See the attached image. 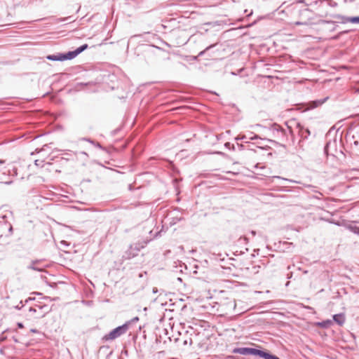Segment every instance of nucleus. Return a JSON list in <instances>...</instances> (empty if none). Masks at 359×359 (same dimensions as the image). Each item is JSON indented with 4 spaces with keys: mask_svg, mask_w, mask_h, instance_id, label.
I'll return each instance as SVG.
<instances>
[{
    "mask_svg": "<svg viewBox=\"0 0 359 359\" xmlns=\"http://www.w3.org/2000/svg\"><path fill=\"white\" fill-rule=\"evenodd\" d=\"M0 340H1V341H4V338L1 337Z\"/></svg>",
    "mask_w": 359,
    "mask_h": 359,
    "instance_id": "nucleus-49",
    "label": "nucleus"
},
{
    "mask_svg": "<svg viewBox=\"0 0 359 359\" xmlns=\"http://www.w3.org/2000/svg\"><path fill=\"white\" fill-rule=\"evenodd\" d=\"M243 239H244L245 241H248V238H246V237H243Z\"/></svg>",
    "mask_w": 359,
    "mask_h": 359,
    "instance_id": "nucleus-45",
    "label": "nucleus"
},
{
    "mask_svg": "<svg viewBox=\"0 0 359 359\" xmlns=\"http://www.w3.org/2000/svg\"><path fill=\"white\" fill-rule=\"evenodd\" d=\"M297 127L299 128V133L302 138L306 139L310 135V130L308 128H304L300 123H297Z\"/></svg>",
    "mask_w": 359,
    "mask_h": 359,
    "instance_id": "nucleus-9",
    "label": "nucleus"
},
{
    "mask_svg": "<svg viewBox=\"0 0 359 359\" xmlns=\"http://www.w3.org/2000/svg\"><path fill=\"white\" fill-rule=\"evenodd\" d=\"M43 161H40V160H36L34 161V163H35L36 165L41 166V167L43 166Z\"/></svg>",
    "mask_w": 359,
    "mask_h": 359,
    "instance_id": "nucleus-29",
    "label": "nucleus"
},
{
    "mask_svg": "<svg viewBox=\"0 0 359 359\" xmlns=\"http://www.w3.org/2000/svg\"><path fill=\"white\" fill-rule=\"evenodd\" d=\"M151 239L152 238H150L149 239H146L142 241H139L137 243L131 244L129 248L124 252L122 258L123 259H130L136 257L139 252L143 249Z\"/></svg>",
    "mask_w": 359,
    "mask_h": 359,
    "instance_id": "nucleus-2",
    "label": "nucleus"
},
{
    "mask_svg": "<svg viewBox=\"0 0 359 359\" xmlns=\"http://www.w3.org/2000/svg\"><path fill=\"white\" fill-rule=\"evenodd\" d=\"M32 300H34V298H32V297H29L27 298L25 301V304L23 303L22 301H20L19 304H18L17 306H15V308L17 309V310H20L24 306L25 304H27L30 301H32Z\"/></svg>",
    "mask_w": 359,
    "mask_h": 359,
    "instance_id": "nucleus-18",
    "label": "nucleus"
},
{
    "mask_svg": "<svg viewBox=\"0 0 359 359\" xmlns=\"http://www.w3.org/2000/svg\"><path fill=\"white\" fill-rule=\"evenodd\" d=\"M139 276H140V278L143 277L142 273H140V274L139 275Z\"/></svg>",
    "mask_w": 359,
    "mask_h": 359,
    "instance_id": "nucleus-46",
    "label": "nucleus"
},
{
    "mask_svg": "<svg viewBox=\"0 0 359 359\" xmlns=\"http://www.w3.org/2000/svg\"><path fill=\"white\" fill-rule=\"evenodd\" d=\"M130 322L127 321L123 325L112 330L109 334H105L102 339L104 341L114 340L121 335L126 334L129 329Z\"/></svg>",
    "mask_w": 359,
    "mask_h": 359,
    "instance_id": "nucleus-3",
    "label": "nucleus"
},
{
    "mask_svg": "<svg viewBox=\"0 0 359 359\" xmlns=\"http://www.w3.org/2000/svg\"><path fill=\"white\" fill-rule=\"evenodd\" d=\"M50 309L46 305L35 304L34 306H31L29 309L30 313H36V318H40L44 317V316L48 313Z\"/></svg>",
    "mask_w": 359,
    "mask_h": 359,
    "instance_id": "nucleus-4",
    "label": "nucleus"
},
{
    "mask_svg": "<svg viewBox=\"0 0 359 359\" xmlns=\"http://www.w3.org/2000/svg\"><path fill=\"white\" fill-rule=\"evenodd\" d=\"M331 323H332V322L330 320H327V321H323L322 323H320V325L323 327H327Z\"/></svg>",
    "mask_w": 359,
    "mask_h": 359,
    "instance_id": "nucleus-26",
    "label": "nucleus"
},
{
    "mask_svg": "<svg viewBox=\"0 0 359 359\" xmlns=\"http://www.w3.org/2000/svg\"><path fill=\"white\" fill-rule=\"evenodd\" d=\"M229 144H230V143H229V142H226V143L225 144V146H226V147H229Z\"/></svg>",
    "mask_w": 359,
    "mask_h": 359,
    "instance_id": "nucleus-43",
    "label": "nucleus"
},
{
    "mask_svg": "<svg viewBox=\"0 0 359 359\" xmlns=\"http://www.w3.org/2000/svg\"><path fill=\"white\" fill-rule=\"evenodd\" d=\"M217 45V43H214V44H212V45H210L208 46V47H206L203 50L201 51L198 55L196 56H192L191 58H192V60H197L198 58L199 57H201L203 55H205V53L208 51L209 50L212 49V48H214L215 46Z\"/></svg>",
    "mask_w": 359,
    "mask_h": 359,
    "instance_id": "nucleus-14",
    "label": "nucleus"
},
{
    "mask_svg": "<svg viewBox=\"0 0 359 359\" xmlns=\"http://www.w3.org/2000/svg\"><path fill=\"white\" fill-rule=\"evenodd\" d=\"M0 340H1V341H4V338L1 337Z\"/></svg>",
    "mask_w": 359,
    "mask_h": 359,
    "instance_id": "nucleus-48",
    "label": "nucleus"
},
{
    "mask_svg": "<svg viewBox=\"0 0 359 359\" xmlns=\"http://www.w3.org/2000/svg\"><path fill=\"white\" fill-rule=\"evenodd\" d=\"M267 353H268V351L254 348L253 352H252V355H257L262 358L265 359Z\"/></svg>",
    "mask_w": 359,
    "mask_h": 359,
    "instance_id": "nucleus-16",
    "label": "nucleus"
},
{
    "mask_svg": "<svg viewBox=\"0 0 359 359\" xmlns=\"http://www.w3.org/2000/svg\"><path fill=\"white\" fill-rule=\"evenodd\" d=\"M48 60L51 61H63L62 53H57L56 55H49L46 57Z\"/></svg>",
    "mask_w": 359,
    "mask_h": 359,
    "instance_id": "nucleus-15",
    "label": "nucleus"
},
{
    "mask_svg": "<svg viewBox=\"0 0 359 359\" xmlns=\"http://www.w3.org/2000/svg\"><path fill=\"white\" fill-rule=\"evenodd\" d=\"M31 332H34V333H36V332H38V331H37L36 329H32V330H31Z\"/></svg>",
    "mask_w": 359,
    "mask_h": 359,
    "instance_id": "nucleus-37",
    "label": "nucleus"
},
{
    "mask_svg": "<svg viewBox=\"0 0 359 359\" xmlns=\"http://www.w3.org/2000/svg\"><path fill=\"white\" fill-rule=\"evenodd\" d=\"M292 276V273H290V274L287 275V278H290Z\"/></svg>",
    "mask_w": 359,
    "mask_h": 359,
    "instance_id": "nucleus-39",
    "label": "nucleus"
},
{
    "mask_svg": "<svg viewBox=\"0 0 359 359\" xmlns=\"http://www.w3.org/2000/svg\"><path fill=\"white\" fill-rule=\"evenodd\" d=\"M327 15H328V13H327V12H326V11H325V12H323V11H322V12H320V13H318V16H319L320 18H325V17H327Z\"/></svg>",
    "mask_w": 359,
    "mask_h": 359,
    "instance_id": "nucleus-30",
    "label": "nucleus"
},
{
    "mask_svg": "<svg viewBox=\"0 0 359 359\" xmlns=\"http://www.w3.org/2000/svg\"><path fill=\"white\" fill-rule=\"evenodd\" d=\"M326 0H306L305 4L306 6H319V7H322L321 5L325 2Z\"/></svg>",
    "mask_w": 359,
    "mask_h": 359,
    "instance_id": "nucleus-13",
    "label": "nucleus"
},
{
    "mask_svg": "<svg viewBox=\"0 0 359 359\" xmlns=\"http://www.w3.org/2000/svg\"><path fill=\"white\" fill-rule=\"evenodd\" d=\"M313 18H309L307 21L301 22L297 21L294 22L296 25H317V24H332L334 25L336 23L335 21L333 20H326L323 19H319L316 22L312 21Z\"/></svg>",
    "mask_w": 359,
    "mask_h": 359,
    "instance_id": "nucleus-5",
    "label": "nucleus"
},
{
    "mask_svg": "<svg viewBox=\"0 0 359 359\" xmlns=\"http://www.w3.org/2000/svg\"><path fill=\"white\" fill-rule=\"evenodd\" d=\"M250 233L252 234V236H255L256 235V231L252 230L250 231Z\"/></svg>",
    "mask_w": 359,
    "mask_h": 359,
    "instance_id": "nucleus-36",
    "label": "nucleus"
},
{
    "mask_svg": "<svg viewBox=\"0 0 359 359\" xmlns=\"http://www.w3.org/2000/svg\"><path fill=\"white\" fill-rule=\"evenodd\" d=\"M337 5V4L336 2H333L332 1V0H326L325 2L321 5L322 7H328V6H331V7H334Z\"/></svg>",
    "mask_w": 359,
    "mask_h": 359,
    "instance_id": "nucleus-20",
    "label": "nucleus"
},
{
    "mask_svg": "<svg viewBox=\"0 0 359 359\" xmlns=\"http://www.w3.org/2000/svg\"><path fill=\"white\" fill-rule=\"evenodd\" d=\"M182 217H178L177 216L172 217V221L170 222L171 224H176L177 222L180 221Z\"/></svg>",
    "mask_w": 359,
    "mask_h": 359,
    "instance_id": "nucleus-28",
    "label": "nucleus"
},
{
    "mask_svg": "<svg viewBox=\"0 0 359 359\" xmlns=\"http://www.w3.org/2000/svg\"><path fill=\"white\" fill-rule=\"evenodd\" d=\"M17 325H18V328H23L24 327V325H23V324L22 323H18Z\"/></svg>",
    "mask_w": 359,
    "mask_h": 359,
    "instance_id": "nucleus-32",
    "label": "nucleus"
},
{
    "mask_svg": "<svg viewBox=\"0 0 359 359\" xmlns=\"http://www.w3.org/2000/svg\"><path fill=\"white\" fill-rule=\"evenodd\" d=\"M280 179V180H285V181H288V182H294V183H299V182L297 181H295V180H289V179H287V178H284V177H282L280 176H273L272 177V179Z\"/></svg>",
    "mask_w": 359,
    "mask_h": 359,
    "instance_id": "nucleus-22",
    "label": "nucleus"
},
{
    "mask_svg": "<svg viewBox=\"0 0 359 359\" xmlns=\"http://www.w3.org/2000/svg\"><path fill=\"white\" fill-rule=\"evenodd\" d=\"M62 57H64L63 58V61H64V60H66L74 59V57H76L78 55V53L76 51V50H72V51H69V52H67L66 53H62Z\"/></svg>",
    "mask_w": 359,
    "mask_h": 359,
    "instance_id": "nucleus-12",
    "label": "nucleus"
},
{
    "mask_svg": "<svg viewBox=\"0 0 359 359\" xmlns=\"http://www.w3.org/2000/svg\"><path fill=\"white\" fill-rule=\"evenodd\" d=\"M13 340H14V341H15V342H16V343H18V340L16 338H15V337H13Z\"/></svg>",
    "mask_w": 359,
    "mask_h": 359,
    "instance_id": "nucleus-42",
    "label": "nucleus"
},
{
    "mask_svg": "<svg viewBox=\"0 0 359 359\" xmlns=\"http://www.w3.org/2000/svg\"><path fill=\"white\" fill-rule=\"evenodd\" d=\"M259 138V137L257 135H254L253 136L248 138L249 140H255Z\"/></svg>",
    "mask_w": 359,
    "mask_h": 359,
    "instance_id": "nucleus-31",
    "label": "nucleus"
},
{
    "mask_svg": "<svg viewBox=\"0 0 359 359\" xmlns=\"http://www.w3.org/2000/svg\"><path fill=\"white\" fill-rule=\"evenodd\" d=\"M332 18L339 20V22L345 24L350 22L351 17H346L339 14H334L330 15Z\"/></svg>",
    "mask_w": 359,
    "mask_h": 359,
    "instance_id": "nucleus-11",
    "label": "nucleus"
},
{
    "mask_svg": "<svg viewBox=\"0 0 359 359\" xmlns=\"http://www.w3.org/2000/svg\"><path fill=\"white\" fill-rule=\"evenodd\" d=\"M305 1L306 0H298L297 2L299 3V4H302V3L305 4Z\"/></svg>",
    "mask_w": 359,
    "mask_h": 359,
    "instance_id": "nucleus-35",
    "label": "nucleus"
},
{
    "mask_svg": "<svg viewBox=\"0 0 359 359\" xmlns=\"http://www.w3.org/2000/svg\"><path fill=\"white\" fill-rule=\"evenodd\" d=\"M350 22L359 24V16L351 17Z\"/></svg>",
    "mask_w": 359,
    "mask_h": 359,
    "instance_id": "nucleus-25",
    "label": "nucleus"
},
{
    "mask_svg": "<svg viewBox=\"0 0 359 359\" xmlns=\"http://www.w3.org/2000/svg\"><path fill=\"white\" fill-rule=\"evenodd\" d=\"M287 129L283 128L281 126L277 123H273L269 130L271 132L273 137L281 142L287 140L288 134L292 135V130L288 123H285Z\"/></svg>",
    "mask_w": 359,
    "mask_h": 359,
    "instance_id": "nucleus-1",
    "label": "nucleus"
},
{
    "mask_svg": "<svg viewBox=\"0 0 359 359\" xmlns=\"http://www.w3.org/2000/svg\"><path fill=\"white\" fill-rule=\"evenodd\" d=\"M41 261L39 259L33 260L31 262L29 266H27L28 269H32L36 271H43L44 266H40Z\"/></svg>",
    "mask_w": 359,
    "mask_h": 359,
    "instance_id": "nucleus-7",
    "label": "nucleus"
},
{
    "mask_svg": "<svg viewBox=\"0 0 359 359\" xmlns=\"http://www.w3.org/2000/svg\"><path fill=\"white\" fill-rule=\"evenodd\" d=\"M88 48V45L85 43V44H83L82 46H81L80 47L77 48L76 49V51L77 52L78 55H79L80 53H81L83 51H84L85 50H86L87 48Z\"/></svg>",
    "mask_w": 359,
    "mask_h": 359,
    "instance_id": "nucleus-21",
    "label": "nucleus"
},
{
    "mask_svg": "<svg viewBox=\"0 0 359 359\" xmlns=\"http://www.w3.org/2000/svg\"><path fill=\"white\" fill-rule=\"evenodd\" d=\"M348 31H343V32H339V34H337V35H335V36H332V39H333V40H337V39H339V37H340L342 34H346V33H348Z\"/></svg>",
    "mask_w": 359,
    "mask_h": 359,
    "instance_id": "nucleus-23",
    "label": "nucleus"
},
{
    "mask_svg": "<svg viewBox=\"0 0 359 359\" xmlns=\"http://www.w3.org/2000/svg\"><path fill=\"white\" fill-rule=\"evenodd\" d=\"M4 161L3 160H0V164H3Z\"/></svg>",
    "mask_w": 359,
    "mask_h": 359,
    "instance_id": "nucleus-44",
    "label": "nucleus"
},
{
    "mask_svg": "<svg viewBox=\"0 0 359 359\" xmlns=\"http://www.w3.org/2000/svg\"><path fill=\"white\" fill-rule=\"evenodd\" d=\"M336 28H337V26H334V27L330 29V31H331V32H334V31L336 29Z\"/></svg>",
    "mask_w": 359,
    "mask_h": 359,
    "instance_id": "nucleus-38",
    "label": "nucleus"
},
{
    "mask_svg": "<svg viewBox=\"0 0 359 359\" xmlns=\"http://www.w3.org/2000/svg\"><path fill=\"white\" fill-rule=\"evenodd\" d=\"M336 145V141L334 140L332 142L331 141H329L326 143L325 148H324V152L326 155L329 154L330 148L331 146H335Z\"/></svg>",
    "mask_w": 359,
    "mask_h": 359,
    "instance_id": "nucleus-17",
    "label": "nucleus"
},
{
    "mask_svg": "<svg viewBox=\"0 0 359 359\" xmlns=\"http://www.w3.org/2000/svg\"><path fill=\"white\" fill-rule=\"evenodd\" d=\"M177 280H178L179 281H182V278H177Z\"/></svg>",
    "mask_w": 359,
    "mask_h": 359,
    "instance_id": "nucleus-47",
    "label": "nucleus"
},
{
    "mask_svg": "<svg viewBox=\"0 0 359 359\" xmlns=\"http://www.w3.org/2000/svg\"><path fill=\"white\" fill-rule=\"evenodd\" d=\"M138 320H139L138 317H135V318H133L130 322H136V321H138Z\"/></svg>",
    "mask_w": 359,
    "mask_h": 359,
    "instance_id": "nucleus-33",
    "label": "nucleus"
},
{
    "mask_svg": "<svg viewBox=\"0 0 359 359\" xmlns=\"http://www.w3.org/2000/svg\"><path fill=\"white\" fill-rule=\"evenodd\" d=\"M328 98H329L328 97H326L323 99L310 101L306 104V109H313L315 108H317V107L321 106L322 104H323L328 100Z\"/></svg>",
    "mask_w": 359,
    "mask_h": 359,
    "instance_id": "nucleus-6",
    "label": "nucleus"
},
{
    "mask_svg": "<svg viewBox=\"0 0 359 359\" xmlns=\"http://www.w3.org/2000/svg\"><path fill=\"white\" fill-rule=\"evenodd\" d=\"M97 147H99V148H101V149L102 148L100 143L97 144Z\"/></svg>",
    "mask_w": 359,
    "mask_h": 359,
    "instance_id": "nucleus-41",
    "label": "nucleus"
},
{
    "mask_svg": "<svg viewBox=\"0 0 359 359\" xmlns=\"http://www.w3.org/2000/svg\"><path fill=\"white\" fill-rule=\"evenodd\" d=\"M265 359H280L278 356L271 354L269 352L267 353Z\"/></svg>",
    "mask_w": 359,
    "mask_h": 359,
    "instance_id": "nucleus-24",
    "label": "nucleus"
},
{
    "mask_svg": "<svg viewBox=\"0 0 359 359\" xmlns=\"http://www.w3.org/2000/svg\"><path fill=\"white\" fill-rule=\"evenodd\" d=\"M153 293L156 294L158 292V289L156 287H154L152 290Z\"/></svg>",
    "mask_w": 359,
    "mask_h": 359,
    "instance_id": "nucleus-34",
    "label": "nucleus"
},
{
    "mask_svg": "<svg viewBox=\"0 0 359 359\" xmlns=\"http://www.w3.org/2000/svg\"><path fill=\"white\" fill-rule=\"evenodd\" d=\"M333 320L339 325L341 326L345 323V316L344 313L334 314L333 316Z\"/></svg>",
    "mask_w": 359,
    "mask_h": 359,
    "instance_id": "nucleus-10",
    "label": "nucleus"
},
{
    "mask_svg": "<svg viewBox=\"0 0 359 359\" xmlns=\"http://www.w3.org/2000/svg\"><path fill=\"white\" fill-rule=\"evenodd\" d=\"M348 229L351 231L359 236V226L355 224H350Z\"/></svg>",
    "mask_w": 359,
    "mask_h": 359,
    "instance_id": "nucleus-19",
    "label": "nucleus"
},
{
    "mask_svg": "<svg viewBox=\"0 0 359 359\" xmlns=\"http://www.w3.org/2000/svg\"><path fill=\"white\" fill-rule=\"evenodd\" d=\"M12 183V181H9V182H6L5 184H11Z\"/></svg>",
    "mask_w": 359,
    "mask_h": 359,
    "instance_id": "nucleus-40",
    "label": "nucleus"
},
{
    "mask_svg": "<svg viewBox=\"0 0 359 359\" xmlns=\"http://www.w3.org/2000/svg\"><path fill=\"white\" fill-rule=\"evenodd\" d=\"M254 348H249V347H240L236 348L233 350L234 353H239L241 355H252Z\"/></svg>",
    "mask_w": 359,
    "mask_h": 359,
    "instance_id": "nucleus-8",
    "label": "nucleus"
},
{
    "mask_svg": "<svg viewBox=\"0 0 359 359\" xmlns=\"http://www.w3.org/2000/svg\"><path fill=\"white\" fill-rule=\"evenodd\" d=\"M236 140H243L245 142H248V138H247V137L245 135H243L242 137H238L236 138Z\"/></svg>",
    "mask_w": 359,
    "mask_h": 359,
    "instance_id": "nucleus-27",
    "label": "nucleus"
}]
</instances>
